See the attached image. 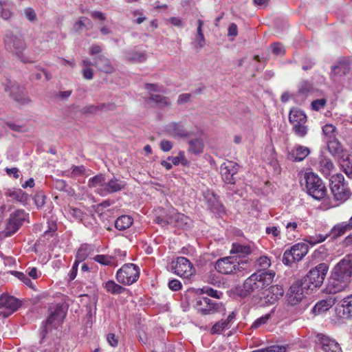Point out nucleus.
<instances>
[{
	"instance_id": "f257e3e1",
	"label": "nucleus",
	"mask_w": 352,
	"mask_h": 352,
	"mask_svg": "<svg viewBox=\"0 0 352 352\" xmlns=\"http://www.w3.org/2000/svg\"><path fill=\"white\" fill-rule=\"evenodd\" d=\"M352 276V254H346L332 269L328 284L324 289L327 294H336L344 290Z\"/></svg>"
},
{
	"instance_id": "f03ea898",
	"label": "nucleus",
	"mask_w": 352,
	"mask_h": 352,
	"mask_svg": "<svg viewBox=\"0 0 352 352\" xmlns=\"http://www.w3.org/2000/svg\"><path fill=\"white\" fill-rule=\"evenodd\" d=\"M274 276L272 272L258 271L252 274L238 289L239 296L244 298L253 293L258 294L272 283Z\"/></svg>"
},
{
	"instance_id": "7ed1b4c3",
	"label": "nucleus",
	"mask_w": 352,
	"mask_h": 352,
	"mask_svg": "<svg viewBox=\"0 0 352 352\" xmlns=\"http://www.w3.org/2000/svg\"><path fill=\"white\" fill-rule=\"evenodd\" d=\"M328 270L329 266L324 263H320L311 269L301 280L302 287L307 291L320 288L324 280Z\"/></svg>"
},
{
	"instance_id": "20e7f679",
	"label": "nucleus",
	"mask_w": 352,
	"mask_h": 352,
	"mask_svg": "<svg viewBox=\"0 0 352 352\" xmlns=\"http://www.w3.org/2000/svg\"><path fill=\"white\" fill-rule=\"evenodd\" d=\"M5 47L16 54L21 61L27 60L23 58V52L26 48V43L19 31L6 30L3 37Z\"/></svg>"
},
{
	"instance_id": "39448f33",
	"label": "nucleus",
	"mask_w": 352,
	"mask_h": 352,
	"mask_svg": "<svg viewBox=\"0 0 352 352\" xmlns=\"http://www.w3.org/2000/svg\"><path fill=\"white\" fill-rule=\"evenodd\" d=\"M248 260H238L234 256L219 258L214 263V269L222 274H234L245 269Z\"/></svg>"
},
{
	"instance_id": "423d86ee",
	"label": "nucleus",
	"mask_w": 352,
	"mask_h": 352,
	"mask_svg": "<svg viewBox=\"0 0 352 352\" xmlns=\"http://www.w3.org/2000/svg\"><path fill=\"white\" fill-rule=\"evenodd\" d=\"M330 188L334 200L340 203L346 201L351 195L348 184L344 182V176L340 173L331 177Z\"/></svg>"
},
{
	"instance_id": "0eeeda50",
	"label": "nucleus",
	"mask_w": 352,
	"mask_h": 352,
	"mask_svg": "<svg viewBox=\"0 0 352 352\" xmlns=\"http://www.w3.org/2000/svg\"><path fill=\"white\" fill-rule=\"evenodd\" d=\"M307 193L316 200H321L327 195V188L322 179L314 173L305 174Z\"/></svg>"
},
{
	"instance_id": "6e6552de",
	"label": "nucleus",
	"mask_w": 352,
	"mask_h": 352,
	"mask_svg": "<svg viewBox=\"0 0 352 352\" xmlns=\"http://www.w3.org/2000/svg\"><path fill=\"white\" fill-rule=\"evenodd\" d=\"M140 276V268L133 263H126L120 268L116 274L117 281L124 285H131L135 283Z\"/></svg>"
},
{
	"instance_id": "1a4fd4ad",
	"label": "nucleus",
	"mask_w": 352,
	"mask_h": 352,
	"mask_svg": "<svg viewBox=\"0 0 352 352\" xmlns=\"http://www.w3.org/2000/svg\"><path fill=\"white\" fill-rule=\"evenodd\" d=\"M289 120L292 124V130L295 135L303 138L307 134L309 129L306 125L307 116L303 111L297 109H291Z\"/></svg>"
},
{
	"instance_id": "9d476101",
	"label": "nucleus",
	"mask_w": 352,
	"mask_h": 352,
	"mask_svg": "<svg viewBox=\"0 0 352 352\" xmlns=\"http://www.w3.org/2000/svg\"><path fill=\"white\" fill-rule=\"evenodd\" d=\"M29 214L23 210H17L10 214L6 228L3 231L5 236H10L14 234L23 222L28 221Z\"/></svg>"
},
{
	"instance_id": "9b49d317",
	"label": "nucleus",
	"mask_w": 352,
	"mask_h": 352,
	"mask_svg": "<svg viewBox=\"0 0 352 352\" xmlns=\"http://www.w3.org/2000/svg\"><path fill=\"white\" fill-rule=\"evenodd\" d=\"M308 251L309 247L306 243H296L284 252L282 261L286 265H291L294 262L301 261Z\"/></svg>"
},
{
	"instance_id": "f8f14e48",
	"label": "nucleus",
	"mask_w": 352,
	"mask_h": 352,
	"mask_svg": "<svg viewBox=\"0 0 352 352\" xmlns=\"http://www.w3.org/2000/svg\"><path fill=\"white\" fill-rule=\"evenodd\" d=\"M5 91L8 92L13 99L21 104H28L30 102V99L25 94L23 87L19 85L11 80H6V83L3 84Z\"/></svg>"
},
{
	"instance_id": "ddd939ff",
	"label": "nucleus",
	"mask_w": 352,
	"mask_h": 352,
	"mask_svg": "<svg viewBox=\"0 0 352 352\" xmlns=\"http://www.w3.org/2000/svg\"><path fill=\"white\" fill-rule=\"evenodd\" d=\"M239 166L233 161L227 160L220 167V173L223 182L228 184H234Z\"/></svg>"
},
{
	"instance_id": "4468645a",
	"label": "nucleus",
	"mask_w": 352,
	"mask_h": 352,
	"mask_svg": "<svg viewBox=\"0 0 352 352\" xmlns=\"http://www.w3.org/2000/svg\"><path fill=\"white\" fill-rule=\"evenodd\" d=\"M126 183L125 181L113 176L112 178L105 180L104 186L100 190V195L107 196L110 194L120 192L125 188Z\"/></svg>"
},
{
	"instance_id": "2eb2a0df",
	"label": "nucleus",
	"mask_w": 352,
	"mask_h": 352,
	"mask_svg": "<svg viewBox=\"0 0 352 352\" xmlns=\"http://www.w3.org/2000/svg\"><path fill=\"white\" fill-rule=\"evenodd\" d=\"M173 268L175 274L185 278L190 277L195 270L189 260L183 256L177 258L175 265Z\"/></svg>"
},
{
	"instance_id": "dca6fc26",
	"label": "nucleus",
	"mask_w": 352,
	"mask_h": 352,
	"mask_svg": "<svg viewBox=\"0 0 352 352\" xmlns=\"http://www.w3.org/2000/svg\"><path fill=\"white\" fill-rule=\"evenodd\" d=\"M204 200L208 209L213 213L221 215L224 213V207L219 201L217 195L211 190H207L203 192Z\"/></svg>"
},
{
	"instance_id": "f3484780",
	"label": "nucleus",
	"mask_w": 352,
	"mask_h": 352,
	"mask_svg": "<svg viewBox=\"0 0 352 352\" xmlns=\"http://www.w3.org/2000/svg\"><path fill=\"white\" fill-rule=\"evenodd\" d=\"M164 130L168 135L175 138H186L190 135L182 121L170 122L166 125Z\"/></svg>"
},
{
	"instance_id": "a211bd4d",
	"label": "nucleus",
	"mask_w": 352,
	"mask_h": 352,
	"mask_svg": "<svg viewBox=\"0 0 352 352\" xmlns=\"http://www.w3.org/2000/svg\"><path fill=\"white\" fill-rule=\"evenodd\" d=\"M50 315L47 319L43 322V324L56 326L60 324L66 316V311L63 305H56L49 309Z\"/></svg>"
},
{
	"instance_id": "6ab92c4d",
	"label": "nucleus",
	"mask_w": 352,
	"mask_h": 352,
	"mask_svg": "<svg viewBox=\"0 0 352 352\" xmlns=\"http://www.w3.org/2000/svg\"><path fill=\"white\" fill-rule=\"evenodd\" d=\"M306 290L302 287V283L296 282L293 283L287 292V300L292 305H295L303 298V291Z\"/></svg>"
},
{
	"instance_id": "aec40b11",
	"label": "nucleus",
	"mask_w": 352,
	"mask_h": 352,
	"mask_svg": "<svg viewBox=\"0 0 352 352\" xmlns=\"http://www.w3.org/2000/svg\"><path fill=\"white\" fill-rule=\"evenodd\" d=\"M318 338L324 352H342V349L338 342L323 334H318Z\"/></svg>"
},
{
	"instance_id": "412c9836",
	"label": "nucleus",
	"mask_w": 352,
	"mask_h": 352,
	"mask_svg": "<svg viewBox=\"0 0 352 352\" xmlns=\"http://www.w3.org/2000/svg\"><path fill=\"white\" fill-rule=\"evenodd\" d=\"M252 248L250 245L242 244L241 243H233L230 250L231 254L238 260H245L246 256L252 253Z\"/></svg>"
},
{
	"instance_id": "4be33fe9",
	"label": "nucleus",
	"mask_w": 352,
	"mask_h": 352,
	"mask_svg": "<svg viewBox=\"0 0 352 352\" xmlns=\"http://www.w3.org/2000/svg\"><path fill=\"white\" fill-rule=\"evenodd\" d=\"M317 168L324 177H328L335 171L332 161L326 156L320 155L318 158Z\"/></svg>"
},
{
	"instance_id": "5701e85b",
	"label": "nucleus",
	"mask_w": 352,
	"mask_h": 352,
	"mask_svg": "<svg viewBox=\"0 0 352 352\" xmlns=\"http://www.w3.org/2000/svg\"><path fill=\"white\" fill-rule=\"evenodd\" d=\"M327 148L333 156L338 159L346 156V152L343 150L340 142L336 138L327 140Z\"/></svg>"
},
{
	"instance_id": "b1692460",
	"label": "nucleus",
	"mask_w": 352,
	"mask_h": 352,
	"mask_svg": "<svg viewBox=\"0 0 352 352\" xmlns=\"http://www.w3.org/2000/svg\"><path fill=\"white\" fill-rule=\"evenodd\" d=\"M20 305L21 304L19 300L13 296L6 294H2L0 296V308H4L15 311L18 309Z\"/></svg>"
},
{
	"instance_id": "393cba45",
	"label": "nucleus",
	"mask_w": 352,
	"mask_h": 352,
	"mask_svg": "<svg viewBox=\"0 0 352 352\" xmlns=\"http://www.w3.org/2000/svg\"><path fill=\"white\" fill-rule=\"evenodd\" d=\"M94 66L105 73H112L114 71V67L109 59L102 55L94 58Z\"/></svg>"
},
{
	"instance_id": "a878e982",
	"label": "nucleus",
	"mask_w": 352,
	"mask_h": 352,
	"mask_svg": "<svg viewBox=\"0 0 352 352\" xmlns=\"http://www.w3.org/2000/svg\"><path fill=\"white\" fill-rule=\"evenodd\" d=\"M266 292L267 294L265 298H266V301L270 304L274 303L282 297L284 294L283 287L278 285L271 286Z\"/></svg>"
},
{
	"instance_id": "bb28decb",
	"label": "nucleus",
	"mask_w": 352,
	"mask_h": 352,
	"mask_svg": "<svg viewBox=\"0 0 352 352\" xmlns=\"http://www.w3.org/2000/svg\"><path fill=\"white\" fill-rule=\"evenodd\" d=\"M350 70V65L346 61H340L338 65L331 67V78L336 80V77L346 75Z\"/></svg>"
},
{
	"instance_id": "cd10ccee",
	"label": "nucleus",
	"mask_w": 352,
	"mask_h": 352,
	"mask_svg": "<svg viewBox=\"0 0 352 352\" xmlns=\"http://www.w3.org/2000/svg\"><path fill=\"white\" fill-rule=\"evenodd\" d=\"M310 153L309 148L303 146H298L289 153V159L295 161H302Z\"/></svg>"
},
{
	"instance_id": "c85d7f7f",
	"label": "nucleus",
	"mask_w": 352,
	"mask_h": 352,
	"mask_svg": "<svg viewBox=\"0 0 352 352\" xmlns=\"http://www.w3.org/2000/svg\"><path fill=\"white\" fill-rule=\"evenodd\" d=\"M336 301L337 298L331 296L324 300H320L314 307L313 311L316 314H320L321 312L327 311L336 304Z\"/></svg>"
},
{
	"instance_id": "c756f323",
	"label": "nucleus",
	"mask_w": 352,
	"mask_h": 352,
	"mask_svg": "<svg viewBox=\"0 0 352 352\" xmlns=\"http://www.w3.org/2000/svg\"><path fill=\"white\" fill-rule=\"evenodd\" d=\"M106 292L113 295H118L124 293L126 289L116 283L113 280H109L103 283Z\"/></svg>"
},
{
	"instance_id": "7c9ffc66",
	"label": "nucleus",
	"mask_w": 352,
	"mask_h": 352,
	"mask_svg": "<svg viewBox=\"0 0 352 352\" xmlns=\"http://www.w3.org/2000/svg\"><path fill=\"white\" fill-rule=\"evenodd\" d=\"M6 195L23 204L27 202L28 197V194L25 193L21 189L14 188L8 189L6 192Z\"/></svg>"
},
{
	"instance_id": "2f4dec72",
	"label": "nucleus",
	"mask_w": 352,
	"mask_h": 352,
	"mask_svg": "<svg viewBox=\"0 0 352 352\" xmlns=\"http://www.w3.org/2000/svg\"><path fill=\"white\" fill-rule=\"evenodd\" d=\"M210 304V298L207 297H199L197 299L195 307L197 311L204 315L212 314V310L206 309L207 305Z\"/></svg>"
},
{
	"instance_id": "473e14b6",
	"label": "nucleus",
	"mask_w": 352,
	"mask_h": 352,
	"mask_svg": "<svg viewBox=\"0 0 352 352\" xmlns=\"http://www.w3.org/2000/svg\"><path fill=\"white\" fill-rule=\"evenodd\" d=\"M94 251V248L91 245L82 244L79 248L76 255V261L81 263L85 261L89 255Z\"/></svg>"
},
{
	"instance_id": "72a5a7b5",
	"label": "nucleus",
	"mask_w": 352,
	"mask_h": 352,
	"mask_svg": "<svg viewBox=\"0 0 352 352\" xmlns=\"http://www.w3.org/2000/svg\"><path fill=\"white\" fill-rule=\"evenodd\" d=\"M106 178L104 175L99 174L88 181V186L90 188H96V192L100 195V190L104 186Z\"/></svg>"
},
{
	"instance_id": "f704fd0d",
	"label": "nucleus",
	"mask_w": 352,
	"mask_h": 352,
	"mask_svg": "<svg viewBox=\"0 0 352 352\" xmlns=\"http://www.w3.org/2000/svg\"><path fill=\"white\" fill-rule=\"evenodd\" d=\"M204 25V21L201 19H198L197 21V35L195 38V48L197 50H201L204 47L205 45V38L203 34L202 27Z\"/></svg>"
},
{
	"instance_id": "c9c22d12",
	"label": "nucleus",
	"mask_w": 352,
	"mask_h": 352,
	"mask_svg": "<svg viewBox=\"0 0 352 352\" xmlns=\"http://www.w3.org/2000/svg\"><path fill=\"white\" fill-rule=\"evenodd\" d=\"M188 144L189 152L195 155L200 154L203 152L204 144L201 138H195L194 140H190L188 141Z\"/></svg>"
},
{
	"instance_id": "e433bc0d",
	"label": "nucleus",
	"mask_w": 352,
	"mask_h": 352,
	"mask_svg": "<svg viewBox=\"0 0 352 352\" xmlns=\"http://www.w3.org/2000/svg\"><path fill=\"white\" fill-rule=\"evenodd\" d=\"M133 223L132 218L129 215H122L119 217L116 222L115 227L119 230H124L129 228Z\"/></svg>"
},
{
	"instance_id": "4c0bfd02",
	"label": "nucleus",
	"mask_w": 352,
	"mask_h": 352,
	"mask_svg": "<svg viewBox=\"0 0 352 352\" xmlns=\"http://www.w3.org/2000/svg\"><path fill=\"white\" fill-rule=\"evenodd\" d=\"M343 315L346 318L352 316V294L344 298L341 301Z\"/></svg>"
},
{
	"instance_id": "58836bf2",
	"label": "nucleus",
	"mask_w": 352,
	"mask_h": 352,
	"mask_svg": "<svg viewBox=\"0 0 352 352\" xmlns=\"http://www.w3.org/2000/svg\"><path fill=\"white\" fill-rule=\"evenodd\" d=\"M351 230L349 223H342L335 226L331 230L333 237L336 238L343 235L347 230Z\"/></svg>"
},
{
	"instance_id": "ea45409f",
	"label": "nucleus",
	"mask_w": 352,
	"mask_h": 352,
	"mask_svg": "<svg viewBox=\"0 0 352 352\" xmlns=\"http://www.w3.org/2000/svg\"><path fill=\"white\" fill-rule=\"evenodd\" d=\"M127 59L135 63H142L146 60V55L144 52L132 50L126 55Z\"/></svg>"
},
{
	"instance_id": "a19ab883",
	"label": "nucleus",
	"mask_w": 352,
	"mask_h": 352,
	"mask_svg": "<svg viewBox=\"0 0 352 352\" xmlns=\"http://www.w3.org/2000/svg\"><path fill=\"white\" fill-rule=\"evenodd\" d=\"M12 16L10 5L7 1H0V17L3 20H8Z\"/></svg>"
},
{
	"instance_id": "79ce46f5",
	"label": "nucleus",
	"mask_w": 352,
	"mask_h": 352,
	"mask_svg": "<svg viewBox=\"0 0 352 352\" xmlns=\"http://www.w3.org/2000/svg\"><path fill=\"white\" fill-rule=\"evenodd\" d=\"M149 100L155 102L160 107H164L170 105L169 99L167 97L160 94H151Z\"/></svg>"
},
{
	"instance_id": "37998d69",
	"label": "nucleus",
	"mask_w": 352,
	"mask_h": 352,
	"mask_svg": "<svg viewBox=\"0 0 352 352\" xmlns=\"http://www.w3.org/2000/svg\"><path fill=\"white\" fill-rule=\"evenodd\" d=\"M186 217L180 213L174 212L170 217H168L165 221L160 219L161 222H164L166 224H171L178 223L179 221H183ZM157 222H160V218L157 219Z\"/></svg>"
},
{
	"instance_id": "c03bdc74",
	"label": "nucleus",
	"mask_w": 352,
	"mask_h": 352,
	"mask_svg": "<svg viewBox=\"0 0 352 352\" xmlns=\"http://www.w3.org/2000/svg\"><path fill=\"white\" fill-rule=\"evenodd\" d=\"M85 172V168L84 166H73L72 171H65L63 175L70 177H76L78 175H83Z\"/></svg>"
},
{
	"instance_id": "a18cd8bd",
	"label": "nucleus",
	"mask_w": 352,
	"mask_h": 352,
	"mask_svg": "<svg viewBox=\"0 0 352 352\" xmlns=\"http://www.w3.org/2000/svg\"><path fill=\"white\" fill-rule=\"evenodd\" d=\"M11 273L14 274L16 278L23 281V283L28 287L34 289V284L29 278V277L24 273L17 271H12Z\"/></svg>"
},
{
	"instance_id": "49530a36",
	"label": "nucleus",
	"mask_w": 352,
	"mask_h": 352,
	"mask_svg": "<svg viewBox=\"0 0 352 352\" xmlns=\"http://www.w3.org/2000/svg\"><path fill=\"white\" fill-rule=\"evenodd\" d=\"M336 127L333 124H327L322 127V133L327 140H331L335 138Z\"/></svg>"
},
{
	"instance_id": "de8ad7c7",
	"label": "nucleus",
	"mask_w": 352,
	"mask_h": 352,
	"mask_svg": "<svg viewBox=\"0 0 352 352\" xmlns=\"http://www.w3.org/2000/svg\"><path fill=\"white\" fill-rule=\"evenodd\" d=\"M228 321L221 320L214 324L212 329V333H220L224 329L229 328Z\"/></svg>"
},
{
	"instance_id": "09e8293b",
	"label": "nucleus",
	"mask_w": 352,
	"mask_h": 352,
	"mask_svg": "<svg viewBox=\"0 0 352 352\" xmlns=\"http://www.w3.org/2000/svg\"><path fill=\"white\" fill-rule=\"evenodd\" d=\"M206 309H214L212 310V314L225 311V307L222 303L211 299H210V304L207 305Z\"/></svg>"
},
{
	"instance_id": "8fccbe9b",
	"label": "nucleus",
	"mask_w": 352,
	"mask_h": 352,
	"mask_svg": "<svg viewBox=\"0 0 352 352\" xmlns=\"http://www.w3.org/2000/svg\"><path fill=\"white\" fill-rule=\"evenodd\" d=\"M54 188L60 191L69 192L71 188L67 182L63 179H56L54 182Z\"/></svg>"
},
{
	"instance_id": "3c124183",
	"label": "nucleus",
	"mask_w": 352,
	"mask_h": 352,
	"mask_svg": "<svg viewBox=\"0 0 352 352\" xmlns=\"http://www.w3.org/2000/svg\"><path fill=\"white\" fill-rule=\"evenodd\" d=\"M94 261L104 265H109L112 263V257L107 255L98 254L94 258Z\"/></svg>"
},
{
	"instance_id": "603ef678",
	"label": "nucleus",
	"mask_w": 352,
	"mask_h": 352,
	"mask_svg": "<svg viewBox=\"0 0 352 352\" xmlns=\"http://www.w3.org/2000/svg\"><path fill=\"white\" fill-rule=\"evenodd\" d=\"M340 164L343 170H348L352 165V157L346 153L344 157L339 158Z\"/></svg>"
},
{
	"instance_id": "864d4df0",
	"label": "nucleus",
	"mask_w": 352,
	"mask_h": 352,
	"mask_svg": "<svg viewBox=\"0 0 352 352\" xmlns=\"http://www.w3.org/2000/svg\"><path fill=\"white\" fill-rule=\"evenodd\" d=\"M256 262L257 265L262 269L267 268L271 264L270 258L266 256L259 257L256 259Z\"/></svg>"
},
{
	"instance_id": "5fc2aeb1",
	"label": "nucleus",
	"mask_w": 352,
	"mask_h": 352,
	"mask_svg": "<svg viewBox=\"0 0 352 352\" xmlns=\"http://www.w3.org/2000/svg\"><path fill=\"white\" fill-rule=\"evenodd\" d=\"M270 318V314H265L261 318L256 319L252 324V328L257 329L261 325L265 324Z\"/></svg>"
},
{
	"instance_id": "6e6d98bb",
	"label": "nucleus",
	"mask_w": 352,
	"mask_h": 352,
	"mask_svg": "<svg viewBox=\"0 0 352 352\" xmlns=\"http://www.w3.org/2000/svg\"><path fill=\"white\" fill-rule=\"evenodd\" d=\"M272 53L276 56H282L285 54V49L281 43H277L272 45Z\"/></svg>"
},
{
	"instance_id": "4d7b16f0",
	"label": "nucleus",
	"mask_w": 352,
	"mask_h": 352,
	"mask_svg": "<svg viewBox=\"0 0 352 352\" xmlns=\"http://www.w3.org/2000/svg\"><path fill=\"white\" fill-rule=\"evenodd\" d=\"M34 202L38 207H42L45 203V196L42 192H39L35 194Z\"/></svg>"
},
{
	"instance_id": "13d9d810",
	"label": "nucleus",
	"mask_w": 352,
	"mask_h": 352,
	"mask_svg": "<svg viewBox=\"0 0 352 352\" xmlns=\"http://www.w3.org/2000/svg\"><path fill=\"white\" fill-rule=\"evenodd\" d=\"M202 291H203V292L208 294L209 296L215 298L217 299H219L221 297V296L223 295L222 292H219L212 288H204L202 289Z\"/></svg>"
},
{
	"instance_id": "bf43d9fd",
	"label": "nucleus",
	"mask_w": 352,
	"mask_h": 352,
	"mask_svg": "<svg viewBox=\"0 0 352 352\" xmlns=\"http://www.w3.org/2000/svg\"><path fill=\"white\" fill-rule=\"evenodd\" d=\"M24 15L28 20L32 22L35 21L37 19L35 11L31 8H28L24 10Z\"/></svg>"
},
{
	"instance_id": "052dcab7",
	"label": "nucleus",
	"mask_w": 352,
	"mask_h": 352,
	"mask_svg": "<svg viewBox=\"0 0 352 352\" xmlns=\"http://www.w3.org/2000/svg\"><path fill=\"white\" fill-rule=\"evenodd\" d=\"M84 21H88L90 22L87 18L81 16L80 17L79 20L75 23L74 28L76 32H80L83 29V28L85 27Z\"/></svg>"
},
{
	"instance_id": "680f3d73",
	"label": "nucleus",
	"mask_w": 352,
	"mask_h": 352,
	"mask_svg": "<svg viewBox=\"0 0 352 352\" xmlns=\"http://www.w3.org/2000/svg\"><path fill=\"white\" fill-rule=\"evenodd\" d=\"M326 102L327 100L324 98L317 99L311 102V107L313 109L318 111L319 109H322L324 107Z\"/></svg>"
},
{
	"instance_id": "e2e57ef3",
	"label": "nucleus",
	"mask_w": 352,
	"mask_h": 352,
	"mask_svg": "<svg viewBox=\"0 0 352 352\" xmlns=\"http://www.w3.org/2000/svg\"><path fill=\"white\" fill-rule=\"evenodd\" d=\"M312 89V85L308 81L302 82L299 88V92L302 94H307Z\"/></svg>"
},
{
	"instance_id": "0e129e2a",
	"label": "nucleus",
	"mask_w": 352,
	"mask_h": 352,
	"mask_svg": "<svg viewBox=\"0 0 352 352\" xmlns=\"http://www.w3.org/2000/svg\"><path fill=\"white\" fill-rule=\"evenodd\" d=\"M98 106L100 111L105 112L109 111H113L116 108V106L111 102L100 104Z\"/></svg>"
},
{
	"instance_id": "69168bd1",
	"label": "nucleus",
	"mask_w": 352,
	"mask_h": 352,
	"mask_svg": "<svg viewBox=\"0 0 352 352\" xmlns=\"http://www.w3.org/2000/svg\"><path fill=\"white\" fill-rule=\"evenodd\" d=\"M82 112L85 113L95 114L100 112L99 106L98 105H89L83 108Z\"/></svg>"
},
{
	"instance_id": "338daca9",
	"label": "nucleus",
	"mask_w": 352,
	"mask_h": 352,
	"mask_svg": "<svg viewBox=\"0 0 352 352\" xmlns=\"http://www.w3.org/2000/svg\"><path fill=\"white\" fill-rule=\"evenodd\" d=\"M314 65L315 62L314 60L309 58H305L302 60V69L305 71L311 69Z\"/></svg>"
},
{
	"instance_id": "774afa93",
	"label": "nucleus",
	"mask_w": 352,
	"mask_h": 352,
	"mask_svg": "<svg viewBox=\"0 0 352 352\" xmlns=\"http://www.w3.org/2000/svg\"><path fill=\"white\" fill-rule=\"evenodd\" d=\"M173 148V143L167 140H163L160 142V148L164 151L168 152Z\"/></svg>"
}]
</instances>
